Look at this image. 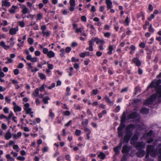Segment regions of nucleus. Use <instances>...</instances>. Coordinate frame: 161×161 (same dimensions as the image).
Wrapping results in <instances>:
<instances>
[{
	"instance_id": "13d9d810",
	"label": "nucleus",
	"mask_w": 161,
	"mask_h": 161,
	"mask_svg": "<svg viewBox=\"0 0 161 161\" xmlns=\"http://www.w3.org/2000/svg\"><path fill=\"white\" fill-rule=\"evenodd\" d=\"M153 138L150 137L149 139H147V142L148 143H150L153 142Z\"/></svg>"
},
{
	"instance_id": "c85d7f7f",
	"label": "nucleus",
	"mask_w": 161,
	"mask_h": 161,
	"mask_svg": "<svg viewBox=\"0 0 161 161\" xmlns=\"http://www.w3.org/2000/svg\"><path fill=\"white\" fill-rule=\"evenodd\" d=\"M14 109L15 112H20L21 110V108L19 106H16V107H14Z\"/></svg>"
},
{
	"instance_id": "c756f323",
	"label": "nucleus",
	"mask_w": 161,
	"mask_h": 161,
	"mask_svg": "<svg viewBox=\"0 0 161 161\" xmlns=\"http://www.w3.org/2000/svg\"><path fill=\"white\" fill-rule=\"evenodd\" d=\"M105 99L106 100V102L108 104L110 105H113L114 104L113 102L111 101L107 96L105 97Z\"/></svg>"
},
{
	"instance_id": "7ed1b4c3",
	"label": "nucleus",
	"mask_w": 161,
	"mask_h": 161,
	"mask_svg": "<svg viewBox=\"0 0 161 161\" xmlns=\"http://www.w3.org/2000/svg\"><path fill=\"white\" fill-rule=\"evenodd\" d=\"M42 52L44 54H46L49 58H54L55 56V53L52 50L48 51V49L46 48L43 49Z\"/></svg>"
},
{
	"instance_id": "72a5a7b5",
	"label": "nucleus",
	"mask_w": 161,
	"mask_h": 161,
	"mask_svg": "<svg viewBox=\"0 0 161 161\" xmlns=\"http://www.w3.org/2000/svg\"><path fill=\"white\" fill-rule=\"evenodd\" d=\"M127 154H123L120 161H126L127 160Z\"/></svg>"
},
{
	"instance_id": "cd10ccee",
	"label": "nucleus",
	"mask_w": 161,
	"mask_h": 161,
	"mask_svg": "<svg viewBox=\"0 0 161 161\" xmlns=\"http://www.w3.org/2000/svg\"><path fill=\"white\" fill-rule=\"evenodd\" d=\"M50 99L49 97H45L43 98L42 101L45 104H47L48 103V100Z\"/></svg>"
},
{
	"instance_id": "f704fd0d",
	"label": "nucleus",
	"mask_w": 161,
	"mask_h": 161,
	"mask_svg": "<svg viewBox=\"0 0 161 161\" xmlns=\"http://www.w3.org/2000/svg\"><path fill=\"white\" fill-rule=\"evenodd\" d=\"M126 118V113L124 112L122 114V117L121 118V122H124Z\"/></svg>"
},
{
	"instance_id": "49530a36",
	"label": "nucleus",
	"mask_w": 161,
	"mask_h": 161,
	"mask_svg": "<svg viewBox=\"0 0 161 161\" xmlns=\"http://www.w3.org/2000/svg\"><path fill=\"white\" fill-rule=\"evenodd\" d=\"M25 110L26 111V113L28 114H30V113L33 114V112H32L31 109L30 108H28L25 109Z\"/></svg>"
},
{
	"instance_id": "9b49d317",
	"label": "nucleus",
	"mask_w": 161,
	"mask_h": 161,
	"mask_svg": "<svg viewBox=\"0 0 161 161\" xmlns=\"http://www.w3.org/2000/svg\"><path fill=\"white\" fill-rule=\"evenodd\" d=\"M158 154V149L157 147L154 149L153 151L150 153V155L153 157H156Z\"/></svg>"
},
{
	"instance_id": "4be33fe9",
	"label": "nucleus",
	"mask_w": 161,
	"mask_h": 161,
	"mask_svg": "<svg viewBox=\"0 0 161 161\" xmlns=\"http://www.w3.org/2000/svg\"><path fill=\"white\" fill-rule=\"evenodd\" d=\"M108 54L109 55L112 54L113 53L112 51L114 50L113 46L109 45L108 48Z\"/></svg>"
},
{
	"instance_id": "052dcab7",
	"label": "nucleus",
	"mask_w": 161,
	"mask_h": 161,
	"mask_svg": "<svg viewBox=\"0 0 161 161\" xmlns=\"http://www.w3.org/2000/svg\"><path fill=\"white\" fill-rule=\"evenodd\" d=\"M155 17L154 15L153 14H151V16L148 18V20L149 21H150L152 19L154 18Z\"/></svg>"
},
{
	"instance_id": "4c0bfd02",
	"label": "nucleus",
	"mask_w": 161,
	"mask_h": 161,
	"mask_svg": "<svg viewBox=\"0 0 161 161\" xmlns=\"http://www.w3.org/2000/svg\"><path fill=\"white\" fill-rule=\"evenodd\" d=\"M39 94V90L37 88L35 90V92L33 93V95L35 97H37L38 96Z\"/></svg>"
},
{
	"instance_id": "37998d69",
	"label": "nucleus",
	"mask_w": 161,
	"mask_h": 161,
	"mask_svg": "<svg viewBox=\"0 0 161 161\" xmlns=\"http://www.w3.org/2000/svg\"><path fill=\"white\" fill-rule=\"evenodd\" d=\"M92 40L94 42L95 41L97 44H98L99 43L100 39L97 37L92 38Z\"/></svg>"
},
{
	"instance_id": "58836bf2",
	"label": "nucleus",
	"mask_w": 161,
	"mask_h": 161,
	"mask_svg": "<svg viewBox=\"0 0 161 161\" xmlns=\"http://www.w3.org/2000/svg\"><path fill=\"white\" fill-rule=\"evenodd\" d=\"M49 116L52 118L54 117V114L53 112L52 109H50L49 110Z\"/></svg>"
},
{
	"instance_id": "ddd939ff",
	"label": "nucleus",
	"mask_w": 161,
	"mask_h": 161,
	"mask_svg": "<svg viewBox=\"0 0 161 161\" xmlns=\"http://www.w3.org/2000/svg\"><path fill=\"white\" fill-rule=\"evenodd\" d=\"M18 6L13 5L10 9H9V13L11 14H14L16 12V10L18 8Z\"/></svg>"
},
{
	"instance_id": "bf43d9fd",
	"label": "nucleus",
	"mask_w": 161,
	"mask_h": 161,
	"mask_svg": "<svg viewBox=\"0 0 161 161\" xmlns=\"http://www.w3.org/2000/svg\"><path fill=\"white\" fill-rule=\"evenodd\" d=\"M47 29L46 26L45 25H42L41 27V29L42 31V33L43 32H44V31H46L45 30Z\"/></svg>"
},
{
	"instance_id": "3c124183",
	"label": "nucleus",
	"mask_w": 161,
	"mask_h": 161,
	"mask_svg": "<svg viewBox=\"0 0 161 161\" xmlns=\"http://www.w3.org/2000/svg\"><path fill=\"white\" fill-rule=\"evenodd\" d=\"M38 61V58L37 57H32L31 61L32 62L35 63Z\"/></svg>"
},
{
	"instance_id": "393cba45",
	"label": "nucleus",
	"mask_w": 161,
	"mask_h": 161,
	"mask_svg": "<svg viewBox=\"0 0 161 161\" xmlns=\"http://www.w3.org/2000/svg\"><path fill=\"white\" fill-rule=\"evenodd\" d=\"M21 133L20 131L18 132L17 133V135L16 134H12L13 138L15 139H17L18 138L20 137L21 136Z\"/></svg>"
},
{
	"instance_id": "8fccbe9b",
	"label": "nucleus",
	"mask_w": 161,
	"mask_h": 161,
	"mask_svg": "<svg viewBox=\"0 0 161 161\" xmlns=\"http://www.w3.org/2000/svg\"><path fill=\"white\" fill-rule=\"evenodd\" d=\"M63 114L64 115L69 116L70 114V112L69 111H66L63 112Z\"/></svg>"
},
{
	"instance_id": "39448f33",
	"label": "nucleus",
	"mask_w": 161,
	"mask_h": 161,
	"mask_svg": "<svg viewBox=\"0 0 161 161\" xmlns=\"http://www.w3.org/2000/svg\"><path fill=\"white\" fill-rule=\"evenodd\" d=\"M130 150V148L128 147L127 145H125L122 147V153L123 154H127L129 153Z\"/></svg>"
},
{
	"instance_id": "09e8293b",
	"label": "nucleus",
	"mask_w": 161,
	"mask_h": 161,
	"mask_svg": "<svg viewBox=\"0 0 161 161\" xmlns=\"http://www.w3.org/2000/svg\"><path fill=\"white\" fill-rule=\"evenodd\" d=\"M88 124V120L87 119H85L82 121V124L84 125H86Z\"/></svg>"
},
{
	"instance_id": "473e14b6",
	"label": "nucleus",
	"mask_w": 161,
	"mask_h": 161,
	"mask_svg": "<svg viewBox=\"0 0 161 161\" xmlns=\"http://www.w3.org/2000/svg\"><path fill=\"white\" fill-rule=\"evenodd\" d=\"M43 17V15L42 14L39 13L37 14L36 20L38 21L41 20Z\"/></svg>"
},
{
	"instance_id": "6e6d98bb",
	"label": "nucleus",
	"mask_w": 161,
	"mask_h": 161,
	"mask_svg": "<svg viewBox=\"0 0 161 161\" xmlns=\"http://www.w3.org/2000/svg\"><path fill=\"white\" fill-rule=\"evenodd\" d=\"M98 91L97 89H93L92 92V94L95 95L98 93Z\"/></svg>"
},
{
	"instance_id": "5701e85b",
	"label": "nucleus",
	"mask_w": 161,
	"mask_h": 161,
	"mask_svg": "<svg viewBox=\"0 0 161 161\" xmlns=\"http://www.w3.org/2000/svg\"><path fill=\"white\" fill-rule=\"evenodd\" d=\"M124 123V122L121 121L119 126L118 128V131H121L124 129L125 127V124Z\"/></svg>"
},
{
	"instance_id": "a19ab883",
	"label": "nucleus",
	"mask_w": 161,
	"mask_h": 161,
	"mask_svg": "<svg viewBox=\"0 0 161 161\" xmlns=\"http://www.w3.org/2000/svg\"><path fill=\"white\" fill-rule=\"evenodd\" d=\"M9 42L11 46H13L15 43L14 41V39L13 38H11L9 41Z\"/></svg>"
},
{
	"instance_id": "c9c22d12",
	"label": "nucleus",
	"mask_w": 161,
	"mask_h": 161,
	"mask_svg": "<svg viewBox=\"0 0 161 161\" xmlns=\"http://www.w3.org/2000/svg\"><path fill=\"white\" fill-rule=\"evenodd\" d=\"M27 41L30 45H32L34 43V40L31 37L28 38Z\"/></svg>"
},
{
	"instance_id": "e433bc0d",
	"label": "nucleus",
	"mask_w": 161,
	"mask_h": 161,
	"mask_svg": "<svg viewBox=\"0 0 161 161\" xmlns=\"http://www.w3.org/2000/svg\"><path fill=\"white\" fill-rule=\"evenodd\" d=\"M39 75L41 79L43 80L46 79V77L45 74L42 73H39Z\"/></svg>"
},
{
	"instance_id": "603ef678",
	"label": "nucleus",
	"mask_w": 161,
	"mask_h": 161,
	"mask_svg": "<svg viewBox=\"0 0 161 161\" xmlns=\"http://www.w3.org/2000/svg\"><path fill=\"white\" fill-rule=\"evenodd\" d=\"M7 61L5 62L6 64L10 63L13 62V60L11 58H9L8 57L7 58Z\"/></svg>"
},
{
	"instance_id": "20e7f679",
	"label": "nucleus",
	"mask_w": 161,
	"mask_h": 161,
	"mask_svg": "<svg viewBox=\"0 0 161 161\" xmlns=\"http://www.w3.org/2000/svg\"><path fill=\"white\" fill-rule=\"evenodd\" d=\"M125 135L124 137V142L128 143L132 135V131H126Z\"/></svg>"
},
{
	"instance_id": "1a4fd4ad",
	"label": "nucleus",
	"mask_w": 161,
	"mask_h": 161,
	"mask_svg": "<svg viewBox=\"0 0 161 161\" xmlns=\"http://www.w3.org/2000/svg\"><path fill=\"white\" fill-rule=\"evenodd\" d=\"M94 44V42L92 40V38L91 40H90L89 41V50L90 51H92L93 50V46Z\"/></svg>"
},
{
	"instance_id": "a211bd4d",
	"label": "nucleus",
	"mask_w": 161,
	"mask_h": 161,
	"mask_svg": "<svg viewBox=\"0 0 161 161\" xmlns=\"http://www.w3.org/2000/svg\"><path fill=\"white\" fill-rule=\"evenodd\" d=\"M138 114L137 112H135L131 113L129 116V118L130 119H134L136 118Z\"/></svg>"
},
{
	"instance_id": "f3484780",
	"label": "nucleus",
	"mask_w": 161,
	"mask_h": 161,
	"mask_svg": "<svg viewBox=\"0 0 161 161\" xmlns=\"http://www.w3.org/2000/svg\"><path fill=\"white\" fill-rule=\"evenodd\" d=\"M121 149L117 147H114L113 148V151L114 153V155H117L119 154L120 153V150Z\"/></svg>"
},
{
	"instance_id": "ea45409f",
	"label": "nucleus",
	"mask_w": 161,
	"mask_h": 161,
	"mask_svg": "<svg viewBox=\"0 0 161 161\" xmlns=\"http://www.w3.org/2000/svg\"><path fill=\"white\" fill-rule=\"evenodd\" d=\"M157 148L158 149V154H160V155L159 156V157H161V145H158L157 147Z\"/></svg>"
},
{
	"instance_id": "7c9ffc66",
	"label": "nucleus",
	"mask_w": 161,
	"mask_h": 161,
	"mask_svg": "<svg viewBox=\"0 0 161 161\" xmlns=\"http://www.w3.org/2000/svg\"><path fill=\"white\" fill-rule=\"evenodd\" d=\"M42 33L43 34V36H45L46 37H48L50 36L51 32L49 31H45L43 32Z\"/></svg>"
},
{
	"instance_id": "9d476101",
	"label": "nucleus",
	"mask_w": 161,
	"mask_h": 161,
	"mask_svg": "<svg viewBox=\"0 0 161 161\" xmlns=\"http://www.w3.org/2000/svg\"><path fill=\"white\" fill-rule=\"evenodd\" d=\"M145 153V151L143 149L138 150L137 154L138 156L142 157L143 156Z\"/></svg>"
},
{
	"instance_id": "f8f14e48",
	"label": "nucleus",
	"mask_w": 161,
	"mask_h": 161,
	"mask_svg": "<svg viewBox=\"0 0 161 161\" xmlns=\"http://www.w3.org/2000/svg\"><path fill=\"white\" fill-rule=\"evenodd\" d=\"M11 5L10 3L7 0H3L2 1V6L6 7H9Z\"/></svg>"
},
{
	"instance_id": "4468645a",
	"label": "nucleus",
	"mask_w": 161,
	"mask_h": 161,
	"mask_svg": "<svg viewBox=\"0 0 161 161\" xmlns=\"http://www.w3.org/2000/svg\"><path fill=\"white\" fill-rule=\"evenodd\" d=\"M106 3L107 6V8L108 9L111 8L112 3L111 0H106Z\"/></svg>"
},
{
	"instance_id": "e2e57ef3",
	"label": "nucleus",
	"mask_w": 161,
	"mask_h": 161,
	"mask_svg": "<svg viewBox=\"0 0 161 161\" xmlns=\"http://www.w3.org/2000/svg\"><path fill=\"white\" fill-rule=\"evenodd\" d=\"M7 126L4 123L2 124V128L3 130H6L7 129Z\"/></svg>"
},
{
	"instance_id": "4d7b16f0",
	"label": "nucleus",
	"mask_w": 161,
	"mask_h": 161,
	"mask_svg": "<svg viewBox=\"0 0 161 161\" xmlns=\"http://www.w3.org/2000/svg\"><path fill=\"white\" fill-rule=\"evenodd\" d=\"M19 148V146L17 145H14L13 146V148L15 150H16L17 152L18 151V149Z\"/></svg>"
},
{
	"instance_id": "79ce46f5",
	"label": "nucleus",
	"mask_w": 161,
	"mask_h": 161,
	"mask_svg": "<svg viewBox=\"0 0 161 161\" xmlns=\"http://www.w3.org/2000/svg\"><path fill=\"white\" fill-rule=\"evenodd\" d=\"M18 23L19 25L22 27H23L25 26V23L23 21H19Z\"/></svg>"
},
{
	"instance_id": "6e6552de",
	"label": "nucleus",
	"mask_w": 161,
	"mask_h": 161,
	"mask_svg": "<svg viewBox=\"0 0 161 161\" xmlns=\"http://www.w3.org/2000/svg\"><path fill=\"white\" fill-rule=\"evenodd\" d=\"M19 30L18 27L15 28H11L9 31V34L11 35H14L16 34L17 32Z\"/></svg>"
},
{
	"instance_id": "774afa93",
	"label": "nucleus",
	"mask_w": 161,
	"mask_h": 161,
	"mask_svg": "<svg viewBox=\"0 0 161 161\" xmlns=\"http://www.w3.org/2000/svg\"><path fill=\"white\" fill-rule=\"evenodd\" d=\"M74 106L75 108L76 109H80V105L77 104H75L74 105Z\"/></svg>"
},
{
	"instance_id": "338daca9",
	"label": "nucleus",
	"mask_w": 161,
	"mask_h": 161,
	"mask_svg": "<svg viewBox=\"0 0 161 161\" xmlns=\"http://www.w3.org/2000/svg\"><path fill=\"white\" fill-rule=\"evenodd\" d=\"M71 50V48L69 47H67L65 48V52L68 53L70 52Z\"/></svg>"
},
{
	"instance_id": "680f3d73",
	"label": "nucleus",
	"mask_w": 161,
	"mask_h": 161,
	"mask_svg": "<svg viewBox=\"0 0 161 161\" xmlns=\"http://www.w3.org/2000/svg\"><path fill=\"white\" fill-rule=\"evenodd\" d=\"M14 74L15 75H18V74H19V70L18 69H15L14 70Z\"/></svg>"
},
{
	"instance_id": "412c9836",
	"label": "nucleus",
	"mask_w": 161,
	"mask_h": 161,
	"mask_svg": "<svg viewBox=\"0 0 161 161\" xmlns=\"http://www.w3.org/2000/svg\"><path fill=\"white\" fill-rule=\"evenodd\" d=\"M21 8L22 9V12L23 14H25L28 13V10L25 5H23Z\"/></svg>"
},
{
	"instance_id": "0eeeda50",
	"label": "nucleus",
	"mask_w": 161,
	"mask_h": 161,
	"mask_svg": "<svg viewBox=\"0 0 161 161\" xmlns=\"http://www.w3.org/2000/svg\"><path fill=\"white\" fill-rule=\"evenodd\" d=\"M139 138L138 135L136 134V132L133 136L132 138L130 140L131 144H133L134 142H136V141Z\"/></svg>"
},
{
	"instance_id": "864d4df0",
	"label": "nucleus",
	"mask_w": 161,
	"mask_h": 161,
	"mask_svg": "<svg viewBox=\"0 0 161 161\" xmlns=\"http://www.w3.org/2000/svg\"><path fill=\"white\" fill-rule=\"evenodd\" d=\"M70 158V156L69 155L67 154L65 156V159L67 161H71Z\"/></svg>"
},
{
	"instance_id": "0e129e2a",
	"label": "nucleus",
	"mask_w": 161,
	"mask_h": 161,
	"mask_svg": "<svg viewBox=\"0 0 161 161\" xmlns=\"http://www.w3.org/2000/svg\"><path fill=\"white\" fill-rule=\"evenodd\" d=\"M27 65L28 67V69H32V68H33V66H31V63H27Z\"/></svg>"
},
{
	"instance_id": "2f4dec72",
	"label": "nucleus",
	"mask_w": 161,
	"mask_h": 161,
	"mask_svg": "<svg viewBox=\"0 0 161 161\" xmlns=\"http://www.w3.org/2000/svg\"><path fill=\"white\" fill-rule=\"evenodd\" d=\"M141 113L143 114H147L149 112V110L148 109L146 108H143L141 110Z\"/></svg>"
},
{
	"instance_id": "b1692460",
	"label": "nucleus",
	"mask_w": 161,
	"mask_h": 161,
	"mask_svg": "<svg viewBox=\"0 0 161 161\" xmlns=\"http://www.w3.org/2000/svg\"><path fill=\"white\" fill-rule=\"evenodd\" d=\"M14 114L13 112H11L8 117H6V119L8 121V123H9L10 122V119L11 117H14Z\"/></svg>"
},
{
	"instance_id": "f257e3e1",
	"label": "nucleus",
	"mask_w": 161,
	"mask_h": 161,
	"mask_svg": "<svg viewBox=\"0 0 161 161\" xmlns=\"http://www.w3.org/2000/svg\"><path fill=\"white\" fill-rule=\"evenodd\" d=\"M161 83V80H158L156 82L153 81L151 83L150 86L151 87H154L157 89L156 93L151 96L150 98L146 100L144 103V104H151L156 98L158 97H161V87L159 85Z\"/></svg>"
},
{
	"instance_id": "2eb2a0df",
	"label": "nucleus",
	"mask_w": 161,
	"mask_h": 161,
	"mask_svg": "<svg viewBox=\"0 0 161 161\" xmlns=\"http://www.w3.org/2000/svg\"><path fill=\"white\" fill-rule=\"evenodd\" d=\"M0 46L3 47L5 50H7L10 47L9 46L6 45L5 42L3 41L0 42Z\"/></svg>"
},
{
	"instance_id": "69168bd1",
	"label": "nucleus",
	"mask_w": 161,
	"mask_h": 161,
	"mask_svg": "<svg viewBox=\"0 0 161 161\" xmlns=\"http://www.w3.org/2000/svg\"><path fill=\"white\" fill-rule=\"evenodd\" d=\"M11 81H12V83L13 84H14L15 86L16 85L18 84V82L16 80H11Z\"/></svg>"
},
{
	"instance_id": "423d86ee",
	"label": "nucleus",
	"mask_w": 161,
	"mask_h": 161,
	"mask_svg": "<svg viewBox=\"0 0 161 161\" xmlns=\"http://www.w3.org/2000/svg\"><path fill=\"white\" fill-rule=\"evenodd\" d=\"M132 62L138 67L140 66L141 64V62L138 59V58H133L132 60Z\"/></svg>"
},
{
	"instance_id": "6ab92c4d",
	"label": "nucleus",
	"mask_w": 161,
	"mask_h": 161,
	"mask_svg": "<svg viewBox=\"0 0 161 161\" xmlns=\"http://www.w3.org/2000/svg\"><path fill=\"white\" fill-rule=\"evenodd\" d=\"M154 149V146L153 145H148L147 146V152H149L151 153Z\"/></svg>"
},
{
	"instance_id": "a878e982",
	"label": "nucleus",
	"mask_w": 161,
	"mask_h": 161,
	"mask_svg": "<svg viewBox=\"0 0 161 161\" xmlns=\"http://www.w3.org/2000/svg\"><path fill=\"white\" fill-rule=\"evenodd\" d=\"M97 156L101 159H104L106 157L105 154L102 152H100Z\"/></svg>"
},
{
	"instance_id": "a18cd8bd",
	"label": "nucleus",
	"mask_w": 161,
	"mask_h": 161,
	"mask_svg": "<svg viewBox=\"0 0 161 161\" xmlns=\"http://www.w3.org/2000/svg\"><path fill=\"white\" fill-rule=\"evenodd\" d=\"M17 160L19 161H24L25 160V158L21 156H19L17 157L16 158Z\"/></svg>"
},
{
	"instance_id": "dca6fc26",
	"label": "nucleus",
	"mask_w": 161,
	"mask_h": 161,
	"mask_svg": "<svg viewBox=\"0 0 161 161\" xmlns=\"http://www.w3.org/2000/svg\"><path fill=\"white\" fill-rule=\"evenodd\" d=\"M12 136V134L10 131H7L4 136V138L6 140H8L11 138Z\"/></svg>"
},
{
	"instance_id": "aec40b11",
	"label": "nucleus",
	"mask_w": 161,
	"mask_h": 161,
	"mask_svg": "<svg viewBox=\"0 0 161 161\" xmlns=\"http://www.w3.org/2000/svg\"><path fill=\"white\" fill-rule=\"evenodd\" d=\"M136 127V125L133 124H130L128 125L127 127V131L129 130H134Z\"/></svg>"
},
{
	"instance_id": "f03ea898",
	"label": "nucleus",
	"mask_w": 161,
	"mask_h": 161,
	"mask_svg": "<svg viewBox=\"0 0 161 161\" xmlns=\"http://www.w3.org/2000/svg\"><path fill=\"white\" fill-rule=\"evenodd\" d=\"M132 145L136 149L138 150L144 149L145 148L146 146L145 143L142 141L134 142V144Z\"/></svg>"
},
{
	"instance_id": "5fc2aeb1",
	"label": "nucleus",
	"mask_w": 161,
	"mask_h": 161,
	"mask_svg": "<svg viewBox=\"0 0 161 161\" xmlns=\"http://www.w3.org/2000/svg\"><path fill=\"white\" fill-rule=\"evenodd\" d=\"M47 67L49 69H53V65L52 64L47 63Z\"/></svg>"
},
{
	"instance_id": "c03bdc74",
	"label": "nucleus",
	"mask_w": 161,
	"mask_h": 161,
	"mask_svg": "<svg viewBox=\"0 0 161 161\" xmlns=\"http://www.w3.org/2000/svg\"><path fill=\"white\" fill-rule=\"evenodd\" d=\"M69 3L70 6H75V0H70L69 1Z\"/></svg>"
},
{
	"instance_id": "bb28decb",
	"label": "nucleus",
	"mask_w": 161,
	"mask_h": 161,
	"mask_svg": "<svg viewBox=\"0 0 161 161\" xmlns=\"http://www.w3.org/2000/svg\"><path fill=\"white\" fill-rule=\"evenodd\" d=\"M90 54V53L89 52H85L83 53H81L80 54V56L82 58H84L86 56H89Z\"/></svg>"
},
{
	"instance_id": "de8ad7c7",
	"label": "nucleus",
	"mask_w": 161,
	"mask_h": 161,
	"mask_svg": "<svg viewBox=\"0 0 161 161\" xmlns=\"http://www.w3.org/2000/svg\"><path fill=\"white\" fill-rule=\"evenodd\" d=\"M5 100L6 102L7 103H8L9 104L10 103L11 99L10 98H9V97H8L6 96L5 97Z\"/></svg>"
}]
</instances>
